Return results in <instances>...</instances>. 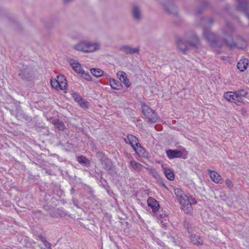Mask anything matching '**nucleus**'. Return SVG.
<instances>
[{
    "mask_svg": "<svg viewBox=\"0 0 249 249\" xmlns=\"http://www.w3.org/2000/svg\"><path fill=\"white\" fill-rule=\"evenodd\" d=\"M176 197L181 205V209L185 213H191L193 211L192 204H196V201L193 197L190 198L180 188L174 189Z\"/></svg>",
    "mask_w": 249,
    "mask_h": 249,
    "instance_id": "obj_1",
    "label": "nucleus"
},
{
    "mask_svg": "<svg viewBox=\"0 0 249 249\" xmlns=\"http://www.w3.org/2000/svg\"><path fill=\"white\" fill-rule=\"evenodd\" d=\"M203 35L210 43V45L217 51V49L221 47L224 44L228 46L227 42L235 41V39H234L231 35L228 36L226 39L223 41L219 36H217L209 29L204 30Z\"/></svg>",
    "mask_w": 249,
    "mask_h": 249,
    "instance_id": "obj_2",
    "label": "nucleus"
},
{
    "mask_svg": "<svg viewBox=\"0 0 249 249\" xmlns=\"http://www.w3.org/2000/svg\"><path fill=\"white\" fill-rule=\"evenodd\" d=\"M166 153L169 159L180 158L185 159L188 154L186 150L183 148L181 149H169L166 151Z\"/></svg>",
    "mask_w": 249,
    "mask_h": 249,
    "instance_id": "obj_3",
    "label": "nucleus"
},
{
    "mask_svg": "<svg viewBox=\"0 0 249 249\" xmlns=\"http://www.w3.org/2000/svg\"><path fill=\"white\" fill-rule=\"evenodd\" d=\"M126 143H129L133 148L134 150L138 154L142 153L144 151L140 145L138 139L132 135H128L127 138L124 139Z\"/></svg>",
    "mask_w": 249,
    "mask_h": 249,
    "instance_id": "obj_4",
    "label": "nucleus"
},
{
    "mask_svg": "<svg viewBox=\"0 0 249 249\" xmlns=\"http://www.w3.org/2000/svg\"><path fill=\"white\" fill-rule=\"evenodd\" d=\"M176 45L178 53L186 54L189 50V46L187 42L182 38H178L176 41Z\"/></svg>",
    "mask_w": 249,
    "mask_h": 249,
    "instance_id": "obj_5",
    "label": "nucleus"
},
{
    "mask_svg": "<svg viewBox=\"0 0 249 249\" xmlns=\"http://www.w3.org/2000/svg\"><path fill=\"white\" fill-rule=\"evenodd\" d=\"M142 111L144 115L151 122H156L158 117L156 113L145 105L142 106Z\"/></svg>",
    "mask_w": 249,
    "mask_h": 249,
    "instance_id": "obj_6",
    "label": "nucleus"
},
{
    "mask_svg": "<svg viewBox=\"0 0 249 249\" xmlns=\"http://www.w3.org/2000/svg\"><path fill=\"white\" fill-rule=\"evenodd\" d=\"M87 53H93L98 51L101 49V44L99 42H91L86 40Z\"/></svg>",
    "mask_w": 249,
    "mask_h": 249,
    "instance_id": "obj_7",
    "label": "nucleus"
},
{
    "mask_svg": "<svg viewBox=\"0 0 249 249\" xmlns=\"http://www.w3.org/2000/svg\"><path fill=\"white\" fill-rule=\"evenodd\" d=\"M140 46H137L135 48H133L130 45H122L120 47L119 50L123 53L126 54H139L140 53Z\"/></svg>",
    "mask_w": 249,
    "mask_h": 249,
    "instance_id": "obj_8",
    "label": "nucleus"
},
{
    "mask_svg": "<svg viewBox=\"0 0 249 249\" xmlns=\"http://www.w3.org/2000/svg\"><path fill=\"white\" fill-rule=\"evenodd\" d=\"M130 165L131 168L137 172H141L142 171L143 168H145L151 173H154L155 172V170L153 169L146 168L142 165L140 163L137 162L134 160H132L130 161Z\"/></svg>",
    "mask_w": 249,
    "mask_h": 249,
    "instance_id": "obj_9",
    "label": "nucleus"
},
{
    "mask_svg": "<svg viewBox=\"0 0 249 249\" xmlns=\"http://www.w3.org/2000/svg\"><path fill=\"white\" fill-rule=\"evenodd\" d=\"M187 43L189 46L197 48L200 45L199 39L196 34H193L188 38H187Z\"/></svg>",
    "mask_w": 249,
    "mask_h": 249,
    "instance_id": "obj_10",
    "label": "nucleus"
},
{
    "mask_svg": "<svg viewBox=\"0 0 249 249\" xmlns=\"http://www.w3.org/2000/svg\"><path fill=\"white\" fill-rule=\"evenodd\" d=\"M68 61L70 65L76 72L80 74L85 73V71L82 68L81 64L78 61L72 59H69Z\"/></svg>",
    "mask_w": 249,
    "mask_h": 249,
    "instance_id": "obj_11",
    "label": "nucleus"
},
{
    "mask_svg": "<svg viewBox=\"0 0 249 249\" xmlns=\"http://www.w3.org/2000/svg\"><path fill=\"white\" fill-rule=\"evenodd\" d=\"M227 45L230 47H237L238 48H242L246 46V43L242 38L236 37L235 41L227 42Z\"/></svg>",
    "mask_w": 249,
    "mask_h": 249,
    "instance_id": "obj_12",
    "label": "nucleus"
},
{
    "mask_svg": "<svg viewBox=\"0 0 249 249\" xmlns=\"http://www.w3.org/2000/svg\"><path fill=\"white\" fill-rule=\"evenodd\" d=\"M147 205L152 209V212L154 213H156L159 210L160 207L159 203L153 197H150L148 198Z\"/></svg>",
    "mask_w": 249,
    "mask_h": 249,
    "instance_id": "obj_13",
    "label": "nucleus"
},
{
    "mask_svg": "<svg viewBox=\"0 0 249 249\" xmlns=\"http://www.w3.org/2000/svg\"><path fill=\"white\" fill-rule=\"evenodd\" d=\"M224 97L229 102H231L234 103L235 104L237 105V103L236 102L237 100H238L237 98V95L236 92H232V91H228L224 93Z\"/></svg>",
    "mask_w": 249,
    "mask_h": 249,
    "instance_id": "obj_14",
    "label": "nucleus"
},
{
    "mask_svg": "<svg viewBox=\"0 0 249 249\" xmlns=\"http://www.w3.org/2000/svg\"><path fill=\"white\" fill-rule=\"evenodd\" d=\"M132 15L133 19L136 21H139L141 19V10L138 6L134 5L132 7Z\"/></svg>",
    "mask_w": 249,
    "mask_h": 249,
    "instance_id": "obj_15",
    "label": "nucleus"
},
{
    "mask_svg": "<svg viewBox=\"0 0 249 249\" xmlns=\"http://www.w3.org/2000/svg\"><path fill=\"white\" fill-rule=\"evenodd\" d=\"M117 76L120 81L128 88L130 86L129 79L127 78L126 73L122 71H118L117 73Z\"/></svg>",
    "mask_w": 249,
    "mask_h": 249,
    "instance_id": "obj_16",
    "label": "nucleus"
},
{
    "mask_svg": "<svg viewBox=\"0 0 249 249\" xmlns=\"http://www.w3.org/2000/svg\"><path fill=\"white\" fill-rule=\"evenodd\" d=\"M86 47V40H83L73 45L72 48L77 51L87 53Z\"/></svg>",
    "mask_w": 249,
    "mask_h": 249,
    "instance_id": "obj_17",
    "label": "nucleus"
},
{
    "mask_svg": "<svg viewBox=\"0 0 249 249\" xmlns=\"http://www.w3.org/2000/svg\"><path fill=\"white\" fill-rule=\"evenodd\" d=\"M210 177L214 183L220 184L222 183V177L217 172L213 171H210Z\"/></svg>",
    "mask_w": 249,
    "mask_h": 249,
    "instance_id": "obj_18",
    "label": "nucleus"
},
{
    "mask_svg": "<svg viewBox=\"0 0 249 249\" xmlns=\"http://www.w3.org/2000/svg\"><path fill=\"white\" fill-rule=\"evenodd\" d=\"M59 89L64 90L67 88V82L65 77L63 75H59L57 76Z\"/></svg>",
    "mask_w": 249,
    "mask_h": 249,
    "instance_id": "obj_19",
    "label": "nucleus"
},
{
    "mask_svg": "<svg viewBox=\"0 0 249 249\" xmlns=\"http://www.w3.org/2000/svg\"><path fill=\"white\" fill-rule=\"evenodd\" d=\"M237 98L238 100H237L238 106H240L243 103V97H246L248 94V92L244 90H240L236 92Z\"/></svg>",
    "mask_w": 249,
    "mask_h": 249,
    "instance_id": "obj_20",
    "label": "nucleus"
},
{
    "mask_svg": "<svg viewBox=\"0 0 249 249\" xmlns=\"http://www.w3.org/2000/svg\"><path fill=\"white\" fill-rule=\"evenodd\" d=\"M249 64V60L246 58H243L239 60L238 62L237 68L241 71H243L247 69V67Z\"/></svg>",
    "mask_w": 249,
    "mask_h": 249,
    "instance_id": "obj_21",
    "label": "nucleus"
},
{
    "mask_svg": "<svg viewBox=\"0 0 249 249\" xmlns=\"http://www.w3.org/2000/svg\"><path fill=\"white\" fill-rule=\"evenodd\" d=\"M52 123L54 125L56 128L59 130H63L66 128L64 123L57 119H53L52 121Z\"/></svg>",
    "mask_w": 249,
    "mask_h": 249,
    "instance_id": "obj_22",
    "label": "nucleus"
},
{
    "mask_svg": "<svg viewBox=\"0 0 249 249\" xmlns=\"http://www.w3.org/2000/svg\"><path fill=\"white\" fill-rule=\"evenodd\" d=\"M192 242L197 246H201L203 245V241L202 239L197 235H192L191 238Z\"/></svg>",
    "mask_w": 249,
    "mask_h": 249,
    "instance_id": "obj_23",
    "label": "nucleus"
},
{
    "mask_svg": "<svg viewBox=\"0 0 249 249\" xmlns=\"http://www.w3.org/2000/svg\"><path fill=\"white\" fill-rule=\"evenodd\" d=\"M164 8L166 11L170 14L175 15L177 13V8L176 6L172 5H165Z\"/></svg>",
    "mask_w": 249,
    "mask_h": 249,
    "instance_id": "obj_24",
    "label": "nucleus"
},
{
    "mask_svg": "<svg viewBox=\"0 0 249 249\" xmlns=\"http://www.w3.org/2000/svg\"><path fill=\"white\" fill-rule=\"evenodd\" d=\"M90 72L93 75L96 77H100L104 74V71L102 70L96 68H92L90 69Z\"/></svg>",
    "mask_w": 249,
    "mask_h": 249,
    "instance_id": "obj_25",
    "label": "nucleus"
},
{
    "mask_svg": "<svg viewBox=\"0 0 249 249\" xmlns=\"http://www.w3.org/2000/svg\"><path fill=\"white\" fill-rule=\"evenodd\" d=\"M109 81L110 85L112 89L116 90L120 89V84L118 82H117L114 79H110Z\"/></svg>",
    "mask_w": 249,
    "mask_h": 249,
    "instance_id": "obj_26",
    "label": "nucleus"
},
{
    "mask_svg": "<svg viewBox=\"0 0 249 249\" xmlns=\"http://www.w3.org/2000/svg\"><path fill=\"white\" fill-rule=\"evenodd\" d=\"M164 173L167 178L170 180H173L174 179V175L173 171L170 169H165Z\"/></svg>",
    "mask_w": 249,
    "mask_h": 249,
    "instance_id": "obj_27",
    "label": "nucleus"
},
{
    "mask_svg": "<svg viewBox=\"0 0 249 249\" xmlns=\"http://www.w3.org/2000/svg\"><path fill=\"white\" fill-rule=\"evenodd\" d=\"M102 162H103V164H104L105 165L104 166V168H105V169L108 170L109 169H110V166H109V160L104 157V158H103V159H102Z\"/></svg>",
    "mask_w": 249,
    "mask_h": 249,
    "instance_id": "obj_28",
    "label": "nucleus"
},
{
    "mask_svg": "<svg viewBox=\"0 0 249 249\" xmlns=\"http://www.w3.org/2000/svg\"><path fill=\"white\" fill-rule=\"evenodd\" d=\"M51 84L53 88L58 89H59V86L57 79H52L51 80Z\"/></svg>",
    "mask_w": 249,
    "mask_h": 249,
    "instance_id": "obj_29",
    "label": "nucleus"
},
{
    "mask_svg": "<svg viewBox=\"0 0 249 249\" xmlns=\"http://www.w3.org/2000/svg\"><path fill=\"white\" fill-rule=\"evenodd\" d=\"M78 161L80 163H89V161L84 156H81L78 157Z\"/></svg>",
    "mask_w": 249,
    "mask_h": 249,
    "instance_id": "obj_30",
    "label": "nucleus"
},
{
    "mask_svg": "<svg viewBox=\"0 0 249 249\" xmlns=\"http://www.w3.org/2000/svg\"><path fill=\"white\" fill-rule=\"evenodd\" d=\"M225 183L227 187L229 189L232 188L233 186V183L232 181L229 178H227L225 180Z\"/></svg>",
    "mask_w": 249,
    "mask_h": 249,
    "instance_id": "obj_31",
    "label": "nucleus"
},
{
    "mask_svg": "<svg viewBox=\"0 0 249 249\" xmlns=\"http://www.w3.org/2000/svg\"><path fill=\"white\" fill-rule=\"evenodd\" d=\"M78 103L79 105L82 107H88L89 105L88 102L82 99L78 102Z\"/></svg>",
    "mask_w": 249,
    "mask_h": 249,
    "instance_id": "obj_32",
    "label": "nucleus"
},
{
    "mask_svg": "<svg viewBox=\"0 0 249 249\" xmlns=\"http://www.w3.org/2000/svg\"><path fill=\"white\" fill-rule=\"evenodd\" d=\"M83 74H84V78L87 81H91V76L89 75L88 73H86L85 72L84 73H82Z\"/></svg>",
    "mask_w": 249,
    "mask_h": 249,
    "instance_id": "obj_33",
    "label": "nucleus"
},
{
    "mask_svg": "<svg viewBox=\"0 0 249 249\" xmlns=\"http://www.w3.org/2000/svg\"><path fill=\"white\" fill-rule=\"evenodd\" d=\"M73 97L74 98L75 100L78 103L82 99L81 97L79 95L76 93H74L73 95Z\"/></svg>",
    "mask_w": 249,
    "mask_h": 249,
    "instance_id": "obj_34",
    "label": "nucleus"
},
{
    "mask_svg": "<svg viewBox=\"0 0 249 249\" xmlns=\"http://www.w3.org/2000/svg\"><path fill=\"white\" fill-rule=\"evenodd\" d=\"M44 245L46 246V247L48 248H51V244L48 243L47 241H46L44 243Z\"/></svg>",
    "mask_w": 249,
    "mask_h": 249,
    "instance_id": "obj_35",
    "label": "nucleus"
},
{
    "mask_svg": "<svg viewBox=\"0 0 249 249\" xmlns=\"http://www.w3.org/2000/svg\"><path fill=\"white\" fill-rule=\"evenodd\" d=\"M40 239L43 243L46 241V239L41 236L40 237Z\"/></svg>",
    "mask_w": 249,
    "mask_h": 249,
    "instance_id": "obj_36",
    "label": "nucleus"
},
{
    "mask_svg": "<svg viewBox=\"0 0 249 249\" xmlns=\"http://www.w3.org/2000/svg\"><path fill=\"white\" fill-rule=\"evenodd\" d=\"M160 223L162 224V225H165V223H164L162 221H160Z\"/></svg>",
    "mask_w": 249,
    "mask_h": 249,
    "instance_id": "obj_37",
    "label": "nucleus"
}]
</instances>
